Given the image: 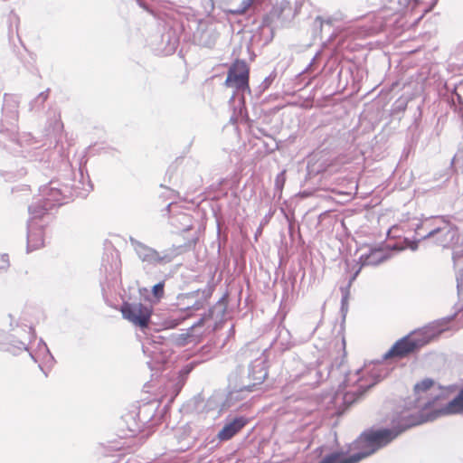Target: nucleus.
Masks as SVG:
<instances>
[{"mask_svg":"<svg viewBox=\"0 0 463 463\" xmlns=\"http://www.w3.org/2000/svg\"><path fill=\"white\" fill-rule=\"evenodd\" d=\"M253 0H243L241 5L238 9L232 10V13L235 14H242L251 6Z\"/></svg>","mask_w":463,"mask_h":463,"instance_id":"obj_15","label":"nucleus"},{"mask_svg":"<svg viewBox=\"0 0 463 463\" xmlns=\"http://www.w3.org/2000/svg\"><path fill=\"white\" fill-rule=\"evenodd\" d=\"M457 269V286L459 292H463V256L454 257Z\"/></svg>","mask_w":463,"mask_h":463,"instance_id":"obj_12","label":"nucleus"},{"mask_svg":"<svg viewBox=\"0 0 463 463\" xmlns=\"http://www.w3.org/2000/svg\"><path fill=\"white\" fill-rule=\"evenodd\" d=\"M248 423V420L244 417H237L231 422L226 423L218 432L217 438L221 441L231 439L239 433Z\"/></svg>","mask_w":463,"mask_h":463,"instance_id":"obj_5","label":"nucleus"},{"mask_svg":"<svg viewBox=\"0 0 463 463\" xmlns=\"http://www.w3.org/2000/svg\"><path fill=\"white\" fill-rule=\"evenodd\" d=\"M434 337L432 328H422L398 340L385 354V358H403L430 343Z\"/></svg>","mask_w":463,"mask_h":463,"instance_id":"obj_2","label":"nucleus"},{"mask_svg":"<svg viewBox=\"0 0 463 463\" xmlns=\"http://www.w3.org/2000/svg\"><path fill=\"white\" fill-rule=\"evenodd\" d=\"M164 282L157 283L152 288V292L154 297H156L157 299H160L164 295Z\"/></svg>","mask_w":463,"mask_h":463,"instance_id":"obj_16","label":"nucleus"},{"mask_svg":"<svg viewBox=\"0 0 463 463\" xmlns=\"http://www.w3.org/2000/svg\"><path fill=\"white\" fill-rule=\"evenodd\" d=\"M387 259L385 252L382 250H373L369 254L360 257V264L363 266H376Z\"/></svg>","mask_w":463,"mask_h":463,"instance_id":"obj_7","label":"nucleus"},{"mask_svg":"<svg viewBox=\"0 0 463 463\" xmlns=\"http://www.w3.org/2000/svg\"><path fill=\"white\" fill-rule=\"evenodd\" d=\"M397 2L400 5L405 7L404 10H401L404 14H407L408 12L413 13L420 6V3L418 0H397Z\"/></svg>","mask_w":463,"mask_h":463,"instance_id":"obj_13","label":"nucleus"},{"mask_svg":"<svg viewBox=\"0 0 463 463\" xmlns=\"http://www.w3.org/2000/svg\"><path fill=\"white\" fill-rule=\"evenodd\" d=\"M138 256L143 261H147L149 263H163L168 261L165 257L160 256V254L148 247L140 246L138 250Z\"/></svg>","mask_w":463,"mask_h":463,"instance_id":"obj_10","label":"nucleus"},{"mask_svg":"<svg viewBox=\"0 0 463 463\" xmlns=\"http://www.w3.org/2000/svg\"><path fill=\"white\" fill-rule=\"evenodd\" d=\"M347 395H348V393L345 394V401H348Z\"/></svg>","mask_w":463,"mask_h":463,"instance_id":"obj_20","label":"nucleus"},{"mask_svg":"<svg viewBox=\"0 0 463 463\" xmlns=\"http://www.w3.org/2000/svg\"><path fill=\"white\" fill-rule=\"evenodd\" d=\"M436 237V242L443 248L449 247L457 239V231L449 225L430 231L427 237Z\"/></svg>","mask_w":463,"mask_h":463,"instance_id":"obj_6","label":"nucleus"},{"mask_svg":"<svg viewBox=\"0 0 463 463\" xmlns=\"http://www.w3.org/2000/svg\"><path fill=\"white\" fill-rule=\"evenodd\" d=\"M381 29H382V25H380L378 27H370L366 30V32L364 33H361V34L364 36L372 35V34L378 33Z\"/></svg>","mask_w":463,"mask_h":463,"instance_id":"obj_17","label":"nucleus"},{"mask_svg":"<svg viewBox=\"0 0 463 463\" xmlns=\"http://www.w3.org/2000/svg\"><path fill=\"white\" fill-rule=\"evenodd\" d=\"M360 269H361V268L356 271V273H354V277H353V279H354L356 278V276H357V274L359 273Z\"/></svg>","mask_w":463,"mask_h":463,"instance_id":"obj_19","label":"nucleus"},{"mask_svg":"<svg viewBox=\"0 0 463 463\" xmlns=\"http://www.w3.org/2000/svg\"><path fill=\"white\" fill-rule=\"evenodd\" d=\"M434 384V382L430 379H424L420 383H418L414 386V391L416 393H420L421 392H426L430 389Z\"/></svg>","mask_w":463,"mask_h":463,"instance_id":"obj_14","label":"nucleus"},{"mask_svg":"<svg viewBox=\"0 0 463 463\" xmlns=\"http://www.w3.org/2000/svg\"><path fill=\"white\" fill-rule=\"evenodd\" d=\"M44 246V236L42 229L32 230L28 233L27 247L30 250H35Z\"/></svg>","mask_w":463,"mask_h":463,"instance_id":"obj_11","label":"nucleus"},{"mask_svg":"<svg viewBox=\"0 0 463 463\" xmlns=\"http://www.w3.org/2000/svg\"><path fill=\"white\" fill-rule=\"evenodd\" d=\"M362 457H358L357 454L345 457L342 452H333L324 457L319 463H358Z\"/></svg>","mask_w":463,"mask_h":463,"instance_id":"obj_9","label":"nucleus"},{"mask_svg":"<svg viewBox=\"0 0 463 463\" xmlns=\"http://www.w3.org/2000/svg\"><path fill=\"white\" fill-rule=\"evenodd\" d=\"M250 68L245 61L235 60L230 67L225 85L234 88L236 90H249Z\"/></svg>","mask_w":463,"mask_h":463,"instance_id":"obj_4","label":"nucleus"},{"mask_svg":"<svg viewBox=\"0 0 463 463\" xmlns=\"http://www.w3.org/2000/svg\"><path fill=\"white\" fill-rule=\"evenodd\" d=\"M124 319L141 329L147 328L154 312L151 305L124 302L120 307Z\"/></svg>","mask_w":463,"mask_h":463,"instance_id":"obj_3","label":"nucleus"},{"mask_svg":"<svg viewBox=\"0 0 463 463\" xmlns=\"http://www.w3.org/2000/svg\"><path fill=\"white\" fill-rule=\"evenodd\" d=\"M430 11V8L424 7L420 10L421 14L420 15V18H422L423 15Z\"/></svg>","mask_w":463,"mask_h":463,"instance_id":"obj_18","label":"nucleus"},{"mask_svg":"<svg viewBox=\"0 0 463 463\" xmlns=\"http://www.w3.org/2000/svg\"><path fill=\"white\" fill-rule=\"evenodd\" d=\"M440 414H462L463 413V388L457 396L440 410Z\"/></svg>","mask_w":463,"mask_h":463,"instance_id":"obj_8","label":"nucleus"},{"mask_svg":"<svg viewBox=\"0 0 463 463\" xmlns=\"http://www.w3.org/2000/svg\"><path fill=\"white\" fill-rule=\"evenodd\" d=\"M422 420L412 415L402 416L397 424L392 429H383L378 430H371L361 435L357 440V447L363 451L357 453L362 459L372 455L379 449L388 445L399 435L408 429L420 424Z\"/></svg>","mask_w":463,"mask_h":463,"instance_id":"obj_1","label":"nucleus"}]
</instances>
